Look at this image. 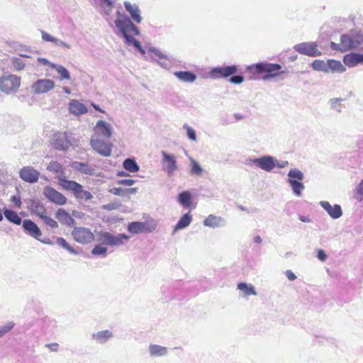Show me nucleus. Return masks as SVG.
Wrapping results in <instances>:
<instances>
[{
	"instance_id": "1",
	"label": "nucleus",
	"mask_w": 363,
	"mask_h": 363,
	"mask_svg": "<svg viewBox=\"0 0 363 363\" xmlns=\"http://www.w3.org/2000/svg\"><path fill=\"white\" fill-rule=\"evenodd\" d=\"M118 32L125 38V43L128 45H133L142 55H145V51L141 46L140 42L130 34L139 35L140 31L136 26L126 14L122 13L119 10L116 12V19L113 21Z\"/></svg>"
},
{
	"instance_id": "2",
	"label": "nucleus",
	"mask_w": 363,
	"mask_h": 363,
	"mask_svg": "<svg viewBox=\"0 0 363 363\" xmlns=\"http://www.w3.org/2000/svg\"><path fill=\"white\" fill-rule=\"evenodd\" d=\"M247 71L253 74H259L264 75L262 77L264 80L280 76L285 72L281 70V66L279 64L269 63L267 62H259L247 67Z\"/></svg>"
},
{
	"instance_id": "3",
	"label": "nucleus",
	"mask_w": 363,
	"mask_h": 363,
	"mask_svg": "<svg viewBox=\"0 0 363 363\" xmlns=\"http://www.w3.org/2000/svg\"><path fill=\"white\" fill-rule=\"evenodd\" d=\"M238 70V66L230 65L225 67H216L208 73V76L213 79L227 78L230 77L229 81L235 84H240L244 82V77L241 75H235Z\"/></svg>"
},
{
	"instance_id": "4",
	"label": "nucleus",
	"mask_w": 363,
	"mask_h": 363,
	"mask_svg": "<svg viewBox=\"0 0 363 363\" xmlns=\"http://www.w3.org/2000/svg\"><path fill=\"white\" fill-rule=\"evenodd\" d=\"M57 179L59 185L65 190L71 191L77 199L89 201L93 198L92 194L84 190L82 186L77 182L68 180L62 175L59 176Z\"/></svg>"
},
{
	"instance_id": "5",
	"label": "nucleus",
	"mask_w": 363,
	"mask_h": 363,
	"mask_svg": "<svg viewBox=\"0 0 363 363\" xmlns=\"http://www.w3.org/2000/svg\"><path fill=\"white\" fill-rule=\"evenodd\" d=\"M130 237L124 233L116 235L106 231L96 233V240L101 245L111 247H119L125 244Z\"/></svg>"
},
{
	"instance_id": "6",
	"label": "nucleus",
	"mask_w": 363,
	"mask_h": 363,
	"mask_svg": "<svg viewBox=\"0 0 363 363\" xmlns=\"http://www.w3.org/2000/svg\"><path fill=\"white\" fill-rule=\"evenodd\" d=\"M287 177V182L289 184L293 194L297 197H301L305 189L302 182L304 179L303 173L298 169L294 168L289 170Z\"/></svg>"
},
{
	"instance_id": "7",
	"label": "nucleus",
	"mask_w": 363,
	"mask_h": 363,
	"mask_svg": "<svg viewBox=\"0 0 363 363\" xmlns=\"http://www.w3.org/2000/svg\"><path fill=\"white\" fill-rule=\"evenodd\" d=\"M21 79L15 74L4 75L0 77V91L6 94L16 93L21 86Z\"/></svg>"
},
{
	"instance_id": "8",
	"label": "nucleus",
	"mask_w": 363,
	"mask_h": 363,
	"mask_svg": "<svg viewBox=\"0 0 363 363\" xmlns=\"http://www.w3.org/2000/svg\"><path fill=\"white\" fill-rule=\"evenodd\" d=\"M360 45V40L357 38L352 37L349 34L342 35L340 37V43H330V48L333 50H338L340 52H347L350 50L357 49Z\"/></svg>"
},
{
	"instance_id": "9",
	"label": "nucleus",
	"mask_w": 363,
	"mask_h": 363,
	"mask_svg": "<svg viewBox=\"0 0 363 363\" xmlns=\"http://www.w3.org/2000/svg\"><path fill=\"white\" fill-rule=\"evenodd\" d=\"M75 139L72 134L67 132L57 133L53 135L52 145L58 150H67L70 146L74 145Z\"/></svg>"
},
{
	"instance_id": "10",
	"label": "nucleus",
	"mask_w": 363,
	"mask_h": 363,
	"mask_svg": "<svg viewBox=\"0 0 363 363\" xmlns=\"http://www.w3.org/2000/svg\"><path fill=\"white\" fill-rule=\"evenodd\" d=\"M274 157L271 155H263L258 158H249L245 160V164L248 166L254 164L257 167L267 172H271L274 168Z\"/></svg>"
},
{
	"instance_id": "11",
	"label": "nucleus",
	"mask_w": 363,
	"mask_h": 363,
	"mask_svg": "<svg viewBox=\"0 0 363 363\" xmlns=\"http://www.w3.org/2000/svg\"><path fill=\"white\" fill-rule=\"evenodd\" d=\"M91 147L99 155L109 157L111 155L113 145L102 139L92 138L90 140Z\"/></svg>"
},
{
	"instance_id": "12",
	"label": "nucleus",
	"mask_w": 363,
	"mask_h": 363,
	"mask_svg": "<svg viewBox=\"0 0 363 363\" xmlns=\"http://www.w3.org/2000/svg\"><path fill=\"white\" fill-rule=\"evenodd\" d=\"M294 50L300 54L310 57L321 55V52L318 49V45L315 42H307L296 44Z\"/></svg>"
},
{
	"instance_id": "13",
	"label": "nucleus",
	"mask_w": 363,
	"mask_h": 363,
	"mask_svg": "<svg viewBox=\"0 0 363 363\" xmlns=\"http://www.w3.org/2000/svg\"><path fill=\"white\" fill-rule=\"evenodd\" d=\"M72 235L77 242L82 244L89 243L94 239V235L90 229L84 227L74 228Z\"/></svg>"
},
{
	"instance_id": "14",
	"label": "nucleus",
	"mask_w": 363,
	"mask_h": 363,
	"mask_svg": "<svg viewBox=\"0 0 363 363\" xmlns=\"http://www.w3.org/2000/svg\"><path fill=\"white\" fill-rule=\"evenodd\" d=\"M55 87V82L48 79H38L31 85V90L35 94H40L48 93L49 91L53 89Z\"/></svg>"
},
{
	"instance_id": "15",
	"label": "nucleus",
	"mask_w": 363,
	"mask_h": 363,
	"mask_svg": "<svg viewBox=\"0 0 363 363\" xmlns=\"http://www.w3.org/2000/svg\"><path fill=\"white\" fill-rule=\"evenodd\" d=\"M43 194L51 202L57 205H64L67 202V198L60 192L50 186H45Z\"/></svg>"
},
{
	"instance_id": "16",
	"label": "nucleus",
	"mask_w": 363,
	"mask_h": 363,
	"mask_svg": "<svg viewBox=\"0 0 363 363\" xmlns=\"http://www.w3.org/2000/svg\"><path fill=\"white\" fill-rule=\"evenodd\" d=\"M40 172L33 167H23L19 172V177L26 182L33 184L38 182Z\"/></svg>"
},
{
	"instance_id": "17",
	"label": "nucleus",
	"mask_w": 363,
	"mask_h": 363,
	"mask_svg": "<svg viewBox=\"0 0 363 363\" xmlns=\"http://www.w3.org/2000/svg\"><path fill=\"white\" fill-rule=\"evenodd\" d=\"M162 167L167 172L168 175H171L177 169L176 157L173 154H168L164 151H162Z\"/></svg>"
},
{
	"instance_id": "18",
	"label": "nucleus",
	"mask_w": 363,
	"mask_h": 363,
	"mask_svg": "<svg viewBox=\"0 0 363 363\" xmlns=\"http://www.w3.org/2000/svg\"><path fill=\"white\" fill-rule=\"evenodd\" d=\"M319 204L333 219H338L342 216V210L339 204L332 206L327 201H321Z\"/></svg>"
},
{
	"instance_id": "19",
	"label": "nucleus",
	"mask_w": 363,
	"mask_h": 363,
	"mask_svg": "<svg viewBox=\"0 0 363 363\" xmlns=\"http://www.w3.org/2000/svg\"><path fill=\"white\" fill-rule=\"evenodd\" d=\"M155 227L148 225L145 222H131L128 225V230L133 234L151 233Z\"/></svg>"
},
{
	"instance_id": "20",
	"label": "nucleus",
	"mask_w": 363,
	"mask_h": 363,
	"mask_svg": "<svg viewBox=\"0 0 363 363\" xmlns=\"http://www.w3.org/2000/svg\"><path fill=\"white\" fill-rule=\"evenodd\" d=\"M124 6L125 10L130 14L131 21H134L136 23H140L143 18L141 16V11L138 6L135 4H132L129 1H124Z\"/></svg>"
},
{
	"instance_id": "21",
	"label": "nucleus",
	"mask_w": 363,
	"mask_h": 363,
	"mask_svg": "<svg viewBox=\"0 0 363 363\" xmlns=\"http://www.w3.org/2000/svg\"><path fill=\"white\" fill-rule=\"evenodd\" d=\"M24 231L30 236L39 240L42 233L38 226L31 220L26 219L23 221Z\"/></svg>"
},
{
	"instance_id": "22",
	"label": "nucleus",
	"mask_w": 363,
	"mask_h": 363,
	"mask_svg": "<svg viewBox=\"0 0 363 363\" xmlns=\"http://www.w3.org/2000/svg\"><path fill=\"white\" fill-rule=\"evenodd\" d=\"M96 133L104 138H109L112 135L113 128L108 123L104 121H99L94 128Z\"/></svg>"
},
{
	"instance_id": "23",
	"label": "nucleus",
	"mask_w": 363,
	"mask_h": 363,
	"mask_svg": "<svg viewBox=\"0 0 363 363\" xmlns=\"http://www.w3.org/2000/svg\"><path fill=\"white\" fill-rule=\"evenodd\" d=\"M343 62L348 67L363 65V53L351 52L347 54L343 57Z\"/></svg>"
},
{
	"instance_id": "24",
	"label": "nucleus",
	"mask_w": 363,
	"mask_h": 363,
	"mask_svg": "<svg viewBox=\"0 0 363 363\" xmlns=\"http://www.w3.org/2000/svg\"><path fill=\"white\" fill-rule=\"evenodd\" d=\"M227 222L225 218L220 216H216L214 215H209L206 218V226H208L213 228H222L225 226Z\"/></svg>"
},
{
	"instance_id": "25",
	"label": "nucleus",
	"mask_w": 363,
	"mask_h": 363,
	"mask_svg": "<svg viewBox=\"0 0 363 363\" xmlns=\"http://www.w3.org/2000/svg\"><path fill=\"white\" fill-rule=\"evenodd\" d=\"M148 352L152 357H161L167 354L168 348L155 344H150L148 347Z\"/></svg>"
},
{
	"instance_id": "26",
	"label": "nucleus",
	"mask_w": 363,
	"mask_h": 363,
	"mask_svg": "<svg viewBox=\"0 0 363 363\" xmlns=\"http://www.w3.org/2000/svg\"><path fill=\"white\" fill-rule=\"evenodd\" d=\"M113 337V333L109 330H105L94 333L91 338L99 344H104Z\"/></svg>"
},
{
	"instance_id": "27",
	"label": "nucleus",
	"mask_w": 363,
	"mask_h": 363,
	"mask_svg": "<svg viewBox=\"0 0 363 363\" xmlns=\"http://www.w3.org/2000/svg\"><path fill=\"white\" fill-rule=\"evenodd\" d=\"M327 73H343L346 69L340 61L335 60H328L327 61Z\"/></svg>"
},
{
	"instance_id": "28",
	"label": "nucleus",
	"mask_w": 363,
	"mask_h": 363,
	"mask_svg": "<svg viewBox=\"0 0 363 363\" xmlns=\"http://www.w3.org/2000/svg\"><path fill=\"white\" fill-rule=\"evenodd\" d=\"M178 202L185 209L191 208V194L189 191H184L178 195Z\"/></svg>"
},
{
	"instance_id": "29",
	"label": "nucleus",
	"mask_w": 363,
	"mask_h": 363,
	"mask_svg": "<svg viewBox=\"0 0 363 363\" xmlns=\"http://www.w3.org/2000/svg\"><path fill=\"white\" fill-rule=\"evenodd\" d=\"M69 110L70 113L79 116L87 112V108L84 104L77 100H72L69 103Z\"/></svg>"
},
{
	"instance_id": "30",
	"label": "nucleus",
	"mask_w": 363,
	"mask_h": 363,
	"mask_svg": "<svg viewBox=\"0 0 363 363\" xmlns=\"http://www.w3.org/2000/svg\"><path fill=\"white\" fill-rule=\"evenodd\" d=\"M56 218L62 223L67 225H72L74 223V220L64 209L60 208L56 212Z\"/></svg>"
},
{
	"instance_id": "31",
	"label": "nucleus",
	"mask_w": 363,
	"mask_h": 363,
	"mask_svg": "<svg viewBox=\"0 0 363 363\" xmlns=\"http://www.w3.org/2000/svg\"><path fill=\"white\" fill-rule=\"evenodd\" d=\"M237 289L242 293L243 296H249L251 295L256 296L257 292L252 284L240 282L238 284Z\"/></svg>"
},
{
	"instance_id": "32",
	"label": "nucleus",
	"mask_w": 363,
	"mask_h": 363,
	"mask_svg": "<svg viewBox=\"0 0 363 363\" xmlns=\"http://www.w3.org/2000/svg\"><path fill=\"white\" fill-rule=\"evenodd\" d=\"M192 220V216L190 213H186L184 216H182L176 225L174 226L173 234L175 233L177 230L184 229L189 225Z\"/></svg>"
},
{
	"instance_id": "33",
	"label": "nucleus",
	"mask_w": 363,
	"mask_h": 363,
	"mask_svg": "<svg viewBox=\"0 0 363 363\" xmlns=\"http://www.w3.org/2000/svg\"><path fill=\"white\" fill-rule=\"evenodd\" d=\"M174 75L177 77L180 81L184 82H193L196 80V76L188 71L175 72Z\"/></svg>"
},
{
	"instance_id": "34",
	"label": "nucleus",
	"mask_w": 363,
	"mask_h": 363,
	"mask_svg": "<svg viewBox=\"0 0 363 363\" xmlns=\"http://www.w3.org/2000/svg\"><path fill=\"white\" fill-rule=\"evenodd\" d=\"M101 10L102 13L106 16H109L112 12L113 7L116 0H98Z\"/></svg>"
},
{
	"instance_id": "35",
	"label": "nucleus",
	"mask_w": 363,
	"mask_h": 363,
	"mask_svg": "<svg viewBox=\"0 0 363 363\" xmlns=\"http://www.w3.org/2000/svg\"><path fill=\"white\" fill-rule=\"evenodd\" d=\"M4 214L5 218L11 223H13L16 225H20L22 222L21 218L18 215V213L10 209L4 208Z\"/></svg>"
},
{
	"instance_id": "36",
	"label": "nucleus",
	"mask_w": 363,
	"mask_h": 363,
	"mask_svg": "<svg viewBox=\"0 0 363 363\" xmlns=\"http://www.w3.org/2000/svg\"><path fill=\"white\" fill-rule=\"evenodd\" d=\"M74 167L80 172L88 175H93L95 171L92 167L86 163L75 162Z\"/></svg>"
},
{
	"instance_id": "37",
	"label": "nucleus",
	"mask_w": 363,
	"mask_h": 363,
	"mask_svg": "<svg viewBox=\"0 0 363 363\" xmlns=\"http://www.w3.org/2000/svg\"><path fill=\"white\" fill-rule=\"evenodd\" d=\"M51 68L55 69L57 72L60 75V79H70V74L68 70L63 67L62 65H57V64H52Z\"/></svg>"
},
{
	"instance_id": "38",
	"label": "nucleus",
	"mask_w": 363,
	"mask_h": 363,
	"mask_svg": "<svg viewBox=\"0 0 363 363\" xmlns=\"http://www.w3.org/2000/svg\"><path fill=\"white\" fill-rule=\"evenodd\" d=\"M123 167L130 172H137L139 170V166L135 160L131 158L125 159L123 163Z\"/></svg>"
},
{
	"instance_id": "39",
	"label": "nucleus",
	"mask_w": 363,
	"mask_h": 363,
	"mask_svg": "<svg viewBox=\"0 0 363 363\" xmlns=\"http://www.w3.org/2000/svg\"><path fill=\"white\" fill-rule=\"evenodd\" d=\"M56 244L72 255H77L79 253L76 250L71 247L63 238H57Z\"/></svg>"
},
{
	"instance_id": "40",
	"label": "nucleus",
	"mask_w": 363,
	"mask_h": 363,
	"mask_svg": "<svg viewBox=\"0 0 363 363\" xmlns=\"http://www.w3.org/2000/svg\"><path fill=\"white\" fill-rule=\"evenodd\" d=\"M40 208L42 211V212L45 211V209L42 206H40ZM39 216L43 220V222L48 226L52 228H56L58 227V224L55 220L44 215L43 213H39Z\"/></svg>"
},
{
	"instance_id": "41",
	"label": "nucleus",
	"mask_w": 363,
	"mask_h": 363,
	"mask_svg": "<svg viewBox=\"0 0 363 363\" xmlns=\"http://www.w3.org/2000/svg\"><path fill=\"white\" fill-rule=\"evenodd\" d=\"M311 67L314 70L327 73V61L315 60L312 62Z\"/></svg>"
},
{
	"instance_id": "42",
	"label": "nucleus",
	"mask_w": 363,
	"mask_h": 363,
	"mask_svg": "<svg viewBox=\"0 0 363 363\" xmlns=\"http://www.w3.org/2000/svg\"><path fill=\"white\" fill-rule=\"evenodd\" d=\"M47 169L52 172L64 174V172H63L64 169L62 167V165L55 161H51L48 164V165L47 167Z\"/></svg>"
},
{
	"instance_id": "43",
	"label": "nucleus",
	"mask_w": 363,
	"mask_h": 363,
	"mask_svg": "<svg viewBox=\"0 0 363 363\" xmlns=\"http://www.w3.org/2000/svg\"><path fill=\"white\" fill-rule=\"evenodd\" d=\"M107 253V247L103 246L101 244L96 245L91 250V254L94 255H101L106 257Z\"/></svg>"
},
{
	"instance_id": "44",
	"label": "nucleus",
	"mask_w": 363,
	"mask_h": 363,
	"mask_svg": "<svg viewBox=\"0 0 363 363\" xmlns=\"http://www.w3.org/2000/svg\"><path fill=\"white\" fill-rule=\"evenodd\" d=\"M191 161V172L193 174L199 175L202 173L203 169L199 165V164L194 160L192 157H190Z\"/></svg>"
},
{
	"instance_id": "45",
	"label": "nucleus",
	"mask_w": 363,
	"mask_h": 363,
	"mask_svg": "<svg viewBox=\"0 0 363 363\" xmlns=\"http://www.w3.org/2000/svg\"><path fill=\"white\" fill-rule=\"evenodd\" d=\"M12 67L16 70H22L25 67V62L20 57H13L11 59Z\"/></svg>"
},
{
	"instance_id": "46",
	"label": "nucleus",
	"mask_w": 363,
	"mask_h": 363,
	"mask_svg": "<svg viewBox=\"0 0 363 363\" xmlns=\"http://www.w3.org/2000/svg\"><path fill=\"white\" fill-rule=\"evenodd\" d=\"M15 325L13 321L8 322L4 325L0 327V337H3L7 333H9Z\"/></svg>"
},
{
	"instance_id": "47",
	"label": "nucleus",
	"mask_w": 363,
	"mask_h": 363,
	"mask_svg": "<svg viewBox=\"0 0 363 363\" xmlns=\"http://www.w3.org/2000/svg\"><path fill=\"white\" fill-rule=\"evenodd\" d=\"M183 128L186 130V135L189 140H196V134L195 130L189 126L187 124H184L183 125Z\"/></svg>"
},
{
	"instance_id": "48",
	"label": "nucleus",
	"mask_w": 363,
	"mask_h": 363,
	"mask_svg": "<svg viewBox=\"0 0 363 363\" xmlns=\"http://www.w3.org/2000/svg\"><path fill=\"white\" fill-rule=\"evenodd\" d=\"M340 99L337 98L331 99L330 100V105L331 108L335 110L338 113L341 112V104H340Z\"/></svg>"
},
{
	"instance_id": "49",
	"label": "nucleus",
	"mask_w": 363,
	"mask_h": 363,
	"mask_svg": "<svg viewBox=\"0 0 363 363\" xmlns=\"http://www.w3.org/2000/svg\"><path fill=\"white\" fill-rule=\"evenodd\" d=\"M148 52L154 54L160 60H167V55H164L159 49H157L155 48H150L148 50Z\"/></svg>"
},
{
	"instance_id": "50",
	"label": "nucleus",
	"mask_w": 363,
	"mask_h": 363,
	"mask_svg": "<svg viewBox=\"0 0 363 363\" xmlns=\"http://www.w3.org/2000/svg\"><path fill=\"white\" fill-rule=\"evenodd\" d=\"M356 198L361 201L363 199V179L361 180L356 189Z\"/></svg>"
},
{
	"instance_id": "51",
	"label": "nucleus",
	"mask_w": 363,
	"mask_h": 363,
	"mask_svg": "<svg viewBox=\"0 0 363 363\" xmlns=\"http://www.w3.org/2000/svg\"><path fill=\"white\" fill-rule=\"evenodd\" d=\"M121 206V203L119 202H111L103 206V208L106 211H112L118 209Z\"/></svg>"
},
{
	"instance_id": "52",
	"label": "nucleus",
	"mask_w": 363,
	"mask_h": 363,
	"mask_svg": "<svg viewBox=\"0 0 363 363\" xmlns=\"http://www.w3.org/2000/svg\"><path fill=\"white\" fill-rule=\"evenodd\" d=\"M109 192L116 195V196H125L127 195V191L125 189H121V188H117L114 187L109 190Z\"/></svg>"
},
{
	"instance_id": "53",
	"label": "nucleus",
	"mask_w": 363,
	"mask_h": 363,
	"mask_svg": "<svg viewBox=\"0 0 363 363\" xmlns=\"http://www.w3.org/2000/svg\"><path fill=\"white\" fill-rule=\"evenodd\" d=\"M274 167H278L280 169L285 168L289 165V162L286 160H279L274 157Z\"/></svg>"
},
{
	"instance_id": "54",
	"label": "nucleus",
	"mask_w": 363,
	"mask_h": 363,
	"mask_svg": "<svg viewBox=\"0 0 363 363\" xmlns=\"http://www.w3.org/2000/svg\"><path fill=\"white\" fill-rule=\"evenodd\" d=\"M135 183V181L131 179H123L118 181V184L124 186H130Z\"/></svg>"
},
{
	"instance_id": "55",
	"label": "nucleus",
	"mask_w": 363,
	"mask_h": 363,
	"mask_svg": "<svg viewBox=\"0 0 363 363\" xmlns=\"http://www.w3.org/2000/svg\"><path fill=\"white\" fill-rule=\"evenodd\" d=\"M157 62L162 68H164V69H168L171 65V63H170L168 57L167 60H160V61H157Z\"/></svg>"
},
{
	"instance_id": "56",
	"label": "nucleus",
	"mask_w": 363,
	"mask_h": 363,
	"mask_svg": "<svg viewBox=\"0 0 363 363\" xmlns=\"http://www.w3.org/2000/svg\"><path fill=\"white\" fill-rule=\"evenodd\" d=\"M285 275L289 281H294L297 278L296 274L290 269L285 272Z\"/></svg>"
},
{
	"instance_id": "57",
	"label": "nucleus",
	"mask_w": 363,
	"mask_h": 363,
	"mask_svg": "<svg viewBox=\"0 0 363 363\" xmlns=\"http://www.w3.org/2000/svg\"><path fill=\"white\" fill-rule=\"evenodd\" d=\"M317 257L318 259H320L322 262H325L327 259V255L324 250H319L317 252Z\"/></svg>"
},
{
	"instance_id": "58",
	"label": "nucleus",
	"mask_w": 363,
	"mask_h": 363,
	"mask_svg": "<svg viewBox=\"0 0 363 363\" xmlns=\"http://www.w3.org/2000/svg\"><path fill=\"white\" fill-rule=\"evenodd\" d=\"M45 347L50 350L52 352H57L58 344L57 343H50L45 345Z\"/></svg>"
},
{
	"instance_id": "59",
	"label": "nucleus",
	"mask_w": 363,
	"mask_h": 363,
	"mask_svg": "<svg viewBox=\"0 0 363 363\" xmlns=\"http://www.w3.org/2000/svg\"><path fill=\"white\" fill-rule=\"evenodd\" d=\"M41 35H42V39L46 42H49L52 37V35H50L49 33H48L45 31H41Z\"/></svg>"
},
{
	"instance_id": "60",
	"label": "nucleus",
	"mask_w": 363,
	"mask_h": 363,
	"mask_svg": "<svg viewBox=\"0 0 363 363\" xmlns=\"http://www.w3.org/2000/svg\"><path fill=\"white\" fill-rule=\"evenodd\" d=\"M11 201L14 203L18 208H21V201L19 198L16 197V196H12Z\"/></svg>"
},
{
	"instance_id": "61",
	"label": "nucleus",
	"mask_w": 363,
	"mask_h": 363,
	"mask_svg": "<svg viewBox=\"0 0 363 363\" xmlns=\"http://www.w3.org/2000/svg\"><path fill=\"white\" fill-rule=\"evenodd\" d=\"M38 61L40 64H42L43 65H49L50 67H51V65L52 64V63L50 62L47 59L43 58V57L38 58Z\"/></svg>"
},
{
	"instance_id": "62",
	"label": "nucleus",
	"mask_w": 363,
	"mask_h": 363,
	"mask_svg": "<svg viewBox=\"0 0 363 363\" xmlns=\"http://www.w3.org/2000/svg\"><path fill=\"white\" fill-rule=\"evenodd\" d=\"M56 45L57 46H62L63 48H68V49L70 48V45L69 44H67L65 42L60 40L59 38L57 40V43Z\"/></svg>"
},
{
	"instance_id": "63",
	"label": "nucleus",
	"mask_w": 363,
	"mask_h": 363,
	"mask_svg": "<svg viewBox=\"0 0 363 363\" xmlns=\"http://www.w3.org/2000/svg\"><path fill=\"white\" fill-rule=\"evenodd\" d=\"M299 220L303 223H311V219L308 217V216H299L298 217Z\"/></svg>"
},
{
	"instance_id": "64",
	"label": "nucleus",
	"mask_w": 363,
	"mask_h": 363,
	"mask_svg": "<svg viewBox=\"0 0 363 363\" xmlns=\"http://www.w3.org/2000/svg\"><path fill=\"white\" fill-rule=\"evenodd\" d=\"M253 240L255 243H261L262 241V239L259 235H256L253 238Z\"/></svg>"
}]
</instances>
